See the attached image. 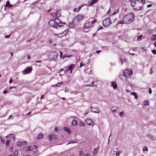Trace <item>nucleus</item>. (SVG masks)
I'll return each instance as SVG.
<instances>
[{
	"label": "nucleus",
	"instance_id": "obj_17",
	"mask_svg": "<svg viewBox=\"0 0 156 156\" xmlns=\"http://www.w3.org/2000/svg\"><path fill=\"white\" fill-rule=\"evenodd\" d=\"M64 129L65 131H66L68 134H70L71 133L70 129L68 127H65Z\"/></svg>",
	"mask_w": 156,
	"mask_h": 156
},
{
	"label": "nucleus",
	"instance_id": "obj_45",
	"mask_svg": "<svg viewBox=\"0 0 156 156\" xmlns=\"http://www.w3.org/2000/svg\"><path fill=\"white\" fill-rule=\"evenodd\" d=\"M143 150L144 151H148V148L147 147H144L143 148Z\"/></svg>",
	"mask_w": 156,
	"mask_h": 156
},
{
	"label": "nucleus",
	"instance_id": "obj_16",
	"mask_svg": "<svg viewBox=\"0 0 156 156\" xmlns=\"http://www.w3.org/2000/svg\"><path fill=\"white\" fill-rule=\"evenodd\" d=\"M55 15L57 18L61 16V11L60 10H58L55 12Z\"/></svg>",
	"mask_w": 156,
	"mask_h": 156
},
{
	"label": "nucleus",
	"instance_id": "obj_31",
	"mask_svg": "<svg viewBox=\"0 0 156 156\" xmlns=\"http://www.w3.org/2000/svg\"><path fill=\"white\" fill-rule=\"evenodd\" d=\"M86 72L89 74H90L91 73V70L90 69H87L86 70Z\"/></svg>",
	"mask_w": 156,
	"mask_h": 156
},
{
	"label": "nucleus",
	"instance_id": "obj_42",
	"mask_svg": "<svg viewBox=\"0 0 156 156\" xmlns=\"http://www.w3.org/2000/svg\"><path fill=\"white\" fill-rule=\"evenodd\" d=\"M29 148V151H31L33 149V147L32 146H30L29 147H28Z\"/></svg>",
	"mask_w": 156,
	"mask_h": 156
},
{
	"label": "nucleus",
	"instance_id": "obj_36",
	"mask_svg": "<svg viewBox=\"0 0 156 156\" xmlns=\"http://www.w3.org/2000/svg\"><path fill=\"white\" fill-rule=\"evenodd\" d=\"M59 52H60V57L62 59L64 58V55H62V53L60 51Z\"/></svg>",
	"mask_w": 156,
	"mask_h": 156
},
{
	"label": "nucleus",
	"instance_id": "obj_34",
	"mask_svg": "<svg viewBox=\"0 0 156 156\" xmlns=\"http://www.w3.org/2000/svg\"><path fill=\"white\" fill-rule=\"evenodd\" d=\"M98 150V148L97 147L95 148L93 151V154L94 155H95L97 152Z\"/></svg>",
	"mask_w": 156,
	"mask_h": 156
},
{
	"label": "nucleus",
	"instance_id": "obj_62",
	"mask_svg": "<svg viewBox=\"0 0 156 156\" xmlns=\"http://www.w3.org/2000/svg\"><path fill=\"white\" fill-rule=\"evenodd\" d=\"M103 28V27H102L101 26H100V28H99L98 29L97 31H98V30H101V29H102Z\"/></svg>",
	"mask_w": 156,
	"mask_h": 156
},
{
	"label": "nucleus",
	"instance_id": "obj_43",
	"mask_svg": "<svg viewBox=\"0 0 156 156\" xmlns=\"http://www.w3.org/2000/svg\"><path fill=\"white\" fill-rule=\"evenodd\" d=\"M22 142H18L17 144V145L19 146H21L22 145Z\"/></svg>",
	"mask_w": 156,
	"mask_h": 156
},
{
	"label": "nucleus",
	"instance_id": "obj_28",
	"mask_svg": "<svg viewBox=\"0 0 156 156\" xmlns=\"http://www.w3.org/2000/svg\"><path fill=\"white\" fill-rule=\"evenodd\" d=\"M124 23H124V22L123 21H123L120 20L119 21L117 24V25L118 24H123Z\"/></svg>",
	"mask_w": 156,
	"mask_h": 156
},
{
	"label": "nucleus",
	"instance_id": "obj_39",
	"mask_svg": "<svg viewBox=\"0 0 156 156\" xmlns=\"http://www.w3.org/2000/svg\"><path fill=\"white\" fill-rule=\"evenodd\" d=\"M144 105H149V103L147 101H144Z\"/></svg>",
	"mask_w": 156,
	"mask_h": 156
},
{
	"label": "nucleus",
	"instance_id": "obj_6",
	"mask_svg": "<svg viewBox=\"0 0 156 156\" xmlns=\"http://www.w3.org/2000/svg\"><path fill=\"white\" fill-rule=\"evenodd\" d=\"M112 22L109 19H106L103 21L102 23L103 25L105 27H108Z\"/></svg>",
	"mask_w": 156,
	"mask_h": 156
},
{
	"label": "nucleus",
	"instance_id": "obj_22",
	"mask_svg": "<svg viewBox=\"0 0 156 156\" xmlns=\"http://www.w3.org/2000/svg\"><path fill=\"white\" fill-rule=\"evenodd\" d=\"M117 109V108L116 107H113L111 108V111L113 112H115Z\"/></svg>",
	"mask_w": 156,
	"mask_h": 156
},
{
	"label": "nucleus",
	"instance_id": "obj_46",
	"mask_svg": "<svg viewBox=\"0 0 156 156\" xmlns=\"http://www.w3.org/2000/svg\"><path fill=\"white\" fill-rule=\"evenodd\" d=\"M14 155L16 156H17L18 155V151L17 150H16L14 153Z\"/></svg>",
	"mask_w": 156,
	"mask_h": 156
},
{
	"label": "nucleus",
	"instance_id": "obj_13",
	"mask_svg": "<svg viewBox=\"0 0 156 156\" xmlns=\"http://www.w3.org/2000/svg\"><path fill=\"white\" fill-rule=\"evenodd\" d=\"M54 21H55L56 23H57V26L58 27H63V26L59 25L58 24L61 23V22L60 20H59V19L58 18H56L55 19Z\"/></svg>",
	"mask_w": 156,
	"mask_h": 156
},
{
	"label": "nucleus",
	"instance_id": "obj_2",
	"mask_svg": "<svg viewBox=\"0 0 156 156\" xmlns=\"http://www.w3.org/2000/svg\"><path fill=\"white\" fill-rule=\"evenodd\" d=\"M134 18V16L133 14L129 13L124 16L123 20L125 23L129 24L133 21Z\"/></svg>",
	"mask_w": 156,
	"mask_h": 156
},
{
	"label": "nucleus",
	"instance_id": "obj_59",
	"mask_svg": "<svg viewBox=\"0 0 156 156\" xmlns=\"http://www.w3.org/2000/svg\"><path fill=\"white\" fill-rule=\"evenodd\" d=\"M130 94L131 95L134 96L136 94V93L134 92H131Z\"/></svg>",
	"mask_w": 156,
	"mask_h": 156
},
{
	"label": "nucleus",
	"instance_id": "obj_1",
	"mask_svg": "<svg viewBox=\"0 0 156 156\" xmlns=\"http://www.w3.org/2000/svg\"><path fill=\"white\" fill-rule=\"evenodd\" d=\"M131 5L133 7H136L134 8L136 10H139L141 8L145 2V0H131Z\"/></svg>",
	"mask_w": 156,
	"mask_h": 156
},
{
	"label": "nucleus",
	"instance_id": "obj_44",
	"mask_svg": "<svg viewBox=\"0 0 156 156\" xmlns=\"http://www.w3.org/2000/svg\"><path fill=\"white\" fill-rule=\"evenodd\" d=\"M152 39L153 40L156 39V34L155 35H154L152 36Z\"/></svg>",
	"mask_w": 156,
	"mask_h": 156
},
{
	"label": "nucleus",
	"instance_id": "obj_47",
	"mask_svg": "<svg viewBox=\"0 0 156 156\" xmlns=\"http://www.w3.org/2000/svg\"><path fill=\"white\" fill-rule=\"evenodd\" d=\"M119 9L116 10L115 11V12L113 13V14L115 15V14L118 13L119 12Z\"/></svg>",
	"mask_w": 156,
	"mask_h": 156
},
{
	"label": "nucleus",
	"instance_id": "obj_58",
	"mask_svg": "<svg viewBox=\"0 0 156 156\" xmlns=\"http://www.w3.org/2000/svg\"><path fill=\"white\" fill-rule=\"evenodd\" d=\"M67 71H68V70H67V69L66 68L65 69V70H64V72H63V73L62 75H63V74H65V73H66V72H67Z\"/></svg>",
	"mask_w": 156,
	"mask_h": 156
},
{
	"label": "nucleus",
	"instance_id": "obj_48",
	"mask_svg": "<svg viewBox=\"0 0 156 156\" xmlns=\"http://www.w3.org/2000/svg\"><path fill=\"white\" fill-rule=\"evenodd\" d=\"M98 0H93L92 1L91 4H94Z\"/></svg>",
	"mask_w": 156,
	"mask_h": 156
},
{
	"label": "nucleus",
	"instance_id": "obj_14",
	"mask_svg": "<svg viewBox=\"0 0 156 156\" xmlns=\"http://www.w3.org/2000/svg\"><path fill=\"white\" fill-rule=\"evenodd\" d=\"M91 111L92 112L95 113H99L100 112V110L98 108H94L92 109L91 110Z\"/></svg>",
	"mask_w": 156,
	"mask_h": 156
},
{
	"label": "nucleus",
	"instance_id": "obj_40",
	"mask_svg": "<svg viewBox=\"0 0 156 156\" xmlns=\"http://www.w3.org/2000/svg\"><path fill=\"white\" fill-rule=\"evenodd\" d=\"M80 5V6L78 8V9H77V12H79V10L80 9H81V8L84 5Z\"/></svg>",
	"mask_w": 156,
	"mask_h": 156
},
{
	"label": "nucleus",
	"instance_id": "obj_12",
	"mask_svg": "<svg viewBox=\"0 0 156 156\" xmlns=\"http://www.w3.org/2000/svg\"><path fill=\"white\" fill-rule=\"evenodd\" d=\"M74 65L73 64H72L70 65V66L68 67H67L66 68L67 69V70L69 72V73H71L72 72V70L73 67H74Z\"/></svg>",
	"mask_w": 156,
	"mask_h": 156
},
{
	"label": "nucleus",
	"instance_id": "obj_52",
	"mask_svg": "<svg viewBox=\"0 0 156 156\" xmlns=\"http://www.w3.org/2000/svg\"><path fill=\"white\" fill-rule=\"evenodd\" d=\"M124 114V113L123 111H122L121 112H120V115L121 117L122 116H123Z\"/></svg>",
	"mask_w": 156,
	"mask_h": 156
},
{
	"label": "nucleus",
	"instance_id": "obj_30",
	"mask_svg": "<svg viewBox=\"0 0 156 156\" xmlns=\"http://www.w3.org/2000/svg\"><path fill=\"white\" fill-rule=\"evenodd\" d=\"M34 149H33V151L34 152H36L37 151V146L36 145H34Z\"/></svg>",
	"mask_w": 156,
	"mask_h": 156
},
{
	"label": "nucleus",
	"instance_id": "obj_54",
	"mask_svg": "<svg viewBox=\"0 0 156 156\" xmlns=\"http://www.w3.org/2000/svg\"><path fill=\"white\" fill-rule=\"evenodd\" d=\"M85 86H86V87H90V86L94 87V86H95V85H91V84L85 85Z\"/></svg>",
	"mask_w": 156,
	"mask_h": 156
},
{
	"label": "nucleus",
	"instance_id": "obj_57",
	"mask_svg": "<svg viewBox=\"0 0 156 156\" xmlns=\"http://www.w3.org/2000/svg\"><path fill=\"white\" fill-rule=\"evenodd\" d=\"M27 143L26 141H23L22 142V145H26Z\"/></svg>",
	"mask_w": 156,
	"mask_h": 156
},
{
	"label": "nucleus",
	"instance_id": "obj_32",
	"mask_svg": "<svg viewBox=\"0 0 156 156\" xmlns=\"http://www.w3.org/2000/svg\"><path fill=\"white\" fill-rule=\"evenodd\" d=\"M10 142V140H8L6 142L5 144L6 145V146L8 147L9 145Z\"/></svg>",
	"mask_w": 156,
	"mask_h": 156
},
{
	"label": "nucleus",
	"instance_id": "obj_27",
	"mask_svg": "<svg viewBox=\"0 0 156 156\" xmlns=\"http://www.w3.org/2000/svg\"><path fill=\"white\" fill-rule=\"evenodd\" d=\"M53 138V135H50L49 136V141L52 140Z\"/></svg>",
	"mask_w": 156,
	"mask_h": 156
},
{
	"label": "nucleus",
	"instance_id": "obj_21",
	"mask_svg": "<svg viewBox=\"0 0 156 156\" xmlns=\"http://www.w3.org/2000/svg\"><path fill=\"white\" fill-rule=\"evenodd\" d=\"M12 6V5H10L9 1H7L6 2V6L7 7L10 8V7H11Z\"/></svg>",
	"mask_w": 156,
	"mask_h": 156
},
{
	"label": "nucleus",
	"instance_id": "obj_9",
	"mask_svg": "<svg viewBox=\"0 0 156 156\" xmlns=\"http://www.w3.org/2000/svg\"><path fill=\"white\" fill-rule=\"evenodd\" d=\"M85 121L89 125L93 126L94 125V123L93 121L90 119H87L85 120Z\"/></svg>",
	"mask_w": 156,
	"mask_h": 156
},
{
	"label": "nucleus",
	"instance_id": "obj_55",
	"mask_svg": "<svg viewBox=\"0 0 156 156\" xmlns=\"http://www.w3.org/2000/svg\"><path fill=\"white\" fill-rule=\"evenodd\" d=\"M70 57V55H66V54L64 55V58L65 57Z\"/></svg>",
	"mask_w": 156,
	"mask_h": 156
},
{
	"label": "nucleus",
	"instance_id": "obj_4",
	"mask_svg": "<svg viewBox=\"0 0 156 156\" xmlns=\"http://www.w3.org/2000/svg\"><path fill=\"white\" fill-rule=\"evenodd\" d=\"M58 56V54L56 52L51 51L49 54V59L50 60H55L57 59Z\"/></svg>",
	"mask_w": 156,
	"mask_h": 156
},
{
	"label": "nucleus",
	"instance_id": "obj_3",
	"mask_svg": "<svg viewBox=\"0 0 156 156\" xmlns=\"http://www.w3.org/2000/svg\"><path fill=\"white\" fill-rule=\"evenodd\" d=\"M123 75H121L120 76V78L122 80L123 77L124 76L125 77L124 79L126 80L128 76H130L133 75V72L131 70H128L126 69L125 70V71L123 73Z\"/></svg>",
	"mask_w": 156,
	"mask_h": 156
},
{
	"label": "nucleus",
	"instance_id": "obj_63",
	"mask_svg": "<svg viewBox=\"0 0 156 156\" xmlns=\"http://www.w3.org/2000/svg\"><path fill=\"white\" fill-rule=\"evenodd\" d=\"M9 150L11 151H12L13 150V147H10V149H9Z\"/></svg>",
	"mask_w": 156,
	"mask_h": 156
},
{
	"label": "nucleus",
	"instance_id": "obj_37",
	"mask_svg": "<svg viewBox=\"0 0 156 156\" xmlns=\"http://www.w3.org/2000/svg\"><path fill=\"white\" fill-rule=\"evenodd\" d=\"M76 142L75 141H71L69 142L67 144V145L69 144H74L76 143Z\"/></svg>",
	"mask_w": 156,
	"mask_h": 156
},
{
	"label": "nucleus",
	"instance_id": "obj_20",
	"mask_svg": "<svg viewBox=\"0 0 156 156\" xmlns=\"http://www.w3.org/2000/svg\"><path fill=\"white\" fill-rule=\"evenodd\" d=\"M77 121L75 120H73L72 122V124L73 125L76 126L77 125Z\"/></svg>",
	"mask_w": 156,
	"mask_h": 156
},
{
	"label": "nucleus",
	"instance_id": "obj_61",
	"mask_svg": "<svg viewBox=\"0 0 156 156\" xmlns=\"http://www.w3.org/2000/svg\"><path fill=\"white\" fill-rule=\"evenodd\" d=\"M10 35H5V37L6 38H9V37H10Z\"/></svg>",
	"mask_w": 156,
	"mask_h": 156
},
{
	"label": "nucleus",
	"instance_id": "obj_5",
	"mask_svg": "<svg viewBox=\"0 0 156 156\" xmlns=\"http://www.w3.org/2000/svg\"><path fill=\"white\" fill-rule=\"evenodd\" d=\"M49 26L51 27L57 29L58 27L57 26V24L56 23L55 21L53 20H51L48 22Z\"/></svg>",
	"mask_w": 156,
	"mask_h": 156
},
{
	"label": "nucleus",
	"instance_id": "obj_41",
	"mask_svg": "<svg viewBox=\"0 0 156 156\" xmlns=\"http://www.w3.org/2000/svg\"><path fill=\"white\" fill-rule=\"evenodd\" d=\"M4 140H2V137L0 136V143L2 142V143H4Z\"/></svg>",
	"mask_w": 156,
	"mask_h": 156
},
{
	"label": "nucleus",
	"instance_id": "obj_33",
	"mask_svg": "<svg viewBox=\"0 0 156 156\" xmlns=\"http://www.w3.org/2000/svg\"><path fill=\"white\" fill-rule=\"evenodd\" d=\"M85 125V124L83 122H80V126H84Z\"/></svg>",
	"mask_w": 156,
	"mask_h": 156
},
{
	"label": "nucleus",
	"instance_id": "obj_35",
	"mask_svg": "<svg viewBox=\"0 0 156 156\" xmlns=\"http://www.w3.org/2000/svg\"><path fill=\"white\" fill-rule=\"evenodd\" d=\"M121 62L122 63H123L125 62L126 61V59L125 58H120Z\"/></svg>",
	"mask_w": 156,
	"mask_h": 156
},
{
	"label": "nucleus",
	"instance_id": "obj_7",
	"mask_svg": "<svg viewBox=\"0 0 156 156\" xmlns=\"http://www.w3.org/2000/svg\"><path fill=\"white\" fill-rule=\"evenodd\" d=\"M84 16L82 14H80L76 16L74 18V20H77V21L78 22L79 21L82 20L84 18Z\"/></svg>",
	"mask_w": 156,
	"mask_h": 156
},
{
	"label": "nucleus",
	"instance_id": "obj_29",
	"mask_svg": "<svg viewBox=\"0 0 156 156\" xmlns=\"http://www.w3.org/2000/svg\"><path fill=\"white\" fill-rule=\"evenodd\" d=\"M143 37V36L141 35H140L137 38V40L138 41H140L141 40L142 38Z\"/></svg>",
	"mask_w": 156,
	"mask_h": 156
},
{
	"label": "nucleus",
	"instance_id": "obj_38",
	"mask_svg": "<svg viewBox=\"0 0 156 156\" xmlns=\"http://www.w3.org/2000/svg\"><path fill=\"white\" fill-rule=\"evenodd\" d=\"M122 152V151H119L118 152H117L116 153V155L115 156H119L121 153Z\"/></svg>",
	"mask_w": 156,
	"mask_h": 156
},
{
	"label": "nucleus",
	"instance_id": "obj_8",
	"mask_svg": "<svg viewBox=\"0 0 156 156\" xmlns=\"http://www.w3.org/2000/svg\"><path fill=\"white\" fill-rule=\"evenodd\" d=\"M68 30L67 29L64 32L59 34H55V35L58 37H60L66 35L67 33Z\"/></svg>",
	"mask_w": 156,
	"mask_h": 156
},
{
	"label": "nucleus",
	"instance_id": "obj_50",
	"mask_svg": "<svg viewBox=\"0 0 156 156\" xmlns=\"http://www.w3.org/2000/svg\"><path fill=\"white\" fill-rule=\"evenodd\" d=\"M53 138H55V139H58V136L56 135H53Z\"/></svg>",
	"mask_w": 156,
	"mask_h": 156
},
{
	"label": "nucleus",
	"instance_id": "obj_15",
	"mask_svg": "<svg viewBox=\"0 0 156 156\" xmlns=\"http://www.w3.org/2000/svg\"><path fill=\"white\" fill-rule=\"evenodd\" d=\"M147 137L149 139H151L154 140L156 139V138L154 137V136L152 135L148 134L147 135Z\"/></svg>",
	"mask_w": 156,
	"mask_h": 156
},
{
	"label": "nucleus",
	"instance_id": "obj_60",
	"mask_svg": "<svg viewBox=\"0 0 156 156\" xmlns=\"http://www.w3.org/2000/svg\"><path fill=\"white\" fill-rule=\"evenodd\" d=\"M149 92L150 94H151L152 92L151 89V88H150L149 89Z\"/></svg>",
	"mask_w": 156,
	"mask_h": 156
},
{
	"label": "nucleus",
	"instance_id": "obj_56",
	"mask_svg": "<svg viewBox=\"0 0 156 156\" xmlns=\"http://www.w3.org/2000/svg\"><path fill=\"white\" fill-rule=\"evenodd\" d=\"M84 152L83 151H79V154L80 155H82L83 154Z\"/></svg>",
	"mask_w": 156,
	"mask_h": 156
},
{
	"label": "nucleus",
	"instance_id": "obj_26",
	"mask_svg": "<svg viewBox=\"0 0 156 156\" xmlns=\"http://www.w3.org/2000/svg\"><path fill=\"white\" fill-rule=\"evenodd\" d=\"M23 150L25 152H27V151H29V148L27 146H25L24 147Z\"/></svg>",
	"mask_w": 156,
	"mask_h": 156
},
{
	"label": "nucleus",
	"instance_id": "obj_18",
	"mask_svg": "<svg viewBox=\"0 0 156 156\" xmlns=\"http://www.w3.org/2000/svg\"><path fill=\"white\" fill-rule=\"evenodd\" d=\"M63 84L62 82H58L57 84L54 85H53V87L55 86L57 87H58L61 86Z\"/></svg>",
	"mask_w": 156,
	"mask_h": 156
},
{
	"label": "nucleus",
	"instance_id": "obj_51",
	"mask_svg": "<svg viewBox=\"0 0 156 156\" xmlns=\"http://www.w3.org/2000/svg\"><path fill=\"white\" fill-rule=\"evenodd\" d=\"M151 51L154 55H156V51L155 50H152Z\"/></svg>",
	"mask_w": 156,
	"mask_h": 156
},
{
	"label": "nucleus",
	"instance_id": "obj_11",
	"mask_svg": "<svg viewBox=\"0 0 156 156\" xmlns=\"http://www.w3.org/2000/svg\"><path fill=\"white\" fill-rule=\"evenodd\" d=\"M93 27L91 26V22H87L84 25V28H90L91 27Z\"/></svg>",
	"mask_w": 156,
	"mask_h": 156
},
{
	"label": "nucleus",
	"instance_id": "obj_10",
	"mask_svg": "<svg viewBox=\"0 0 156 156\" xmlns=\"http://www.w3.org/2000/svg\"><path fill=\"white\" fill-rule=\"evenodd\" d=\"M32 69L31 67H29L26 68L23 71V72H24V74H28L32 70Z\"/></svg>",
	"mask_w": 156,
	"mask_h": 156
},
{
	"label": "nucleus",
	"instance_id": "obj_23",
	"mask_svg": "<svg viewBox=\"0 0 156 156\" xmlns=\"http://www.w3.org/2000/svg\"><path fill=\"white\" fill-rule=\"evenodd\" d=\"M43 136H44V135L43 134H38L37 136V139H41L43 138Z\"/></svg>",
	"mask_w": 156,
	"mask_h": 156
},
{
	"label": "nucleus",
	"instance_id": "obj_25",
	"mask_svg": "<svg viewBox=\"0 0 156 156\" xmlns=\"http://www.w3.org/2000/svg\"><path fill=\"white\" fill-rule=\"evenodd\" d=\"M9 136H12V138L13 139H15V136L14 134H9L8 135L6 136V137H9Z\"/></svg>",
	"mask_w": 156,
	"mask_h": 156
},
{
	"label": "nucleus",
	"instance_id": "obj_64",
	"mask_svg": "<svg viewBox=\"0 0 156 156\" xmlns=\"http://www.w3.org/2000/svg\"><path fill=\"white\" fill-rule=\"evenodd\" d=\"M84 156H90L89 154L87 153V154H85L84 155Z\"/></svg>",
	"mask_w": 156,
	"mask_h": 156
},
{
	"label": "nucleus",
	"instance_id": "obj_53",
	"mask_svg": "<svg viewBox=\"0 0 156 156\" xmlns=\"http://www.w3.org/2000/svg\"><path fill=\"white\" fill-rule=\"evenodd\" d=\"M69 26L70 27H73L74 26V24L73 23H70Z\"/></svg>",
	"mask_w": 156,
	"mask_h": 156
},
{
	"label": "nucleus",
	"instance_id": "obj_24",
	"mask_svg": "<svg viewBox=\"0 0 156 156\" xmlns=\"http://www.w3.org/2000/svg\"><path fill=\"white\" fill-rule=\"evenodd\" d=\"M90 29L87 28H84L83 29V31L85 32H88L89 30H90Z\"/></svg>",
	"mask_w": 156,
	"mask_h": 156
},
{
	"label": "nucleus",
	"instance_id": "obj_49",
	"mask_svg": "<svg viewBox=\"0 0 156 156\" xmlns=\"http://www.w3.org/2000/svg\"><path fill=\"white\" fill-rule=\"evenodd\" d=\"M96 19H94L93 21H91V26H92V24H93L94 23H95V22H96Z\"/></svg>",
	"mask_w": 156,
	"mask_h": 156
},
{
	"label": "nucleus",
	"instance_id": "obj_19",
	"mask_svg": "<svg viewBox=\"0 0 156 156\" xmlns=\"http://www.w3.org/2000/svg\"><path fill=\"white\" fill-rule=\"evenodd\" d=\"M112 86L114 89H116L117 87V84L114 82H112Z\"/></svg>",
	"mask_w": 156,
	"mask_h": 156
}]
</instances>
